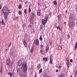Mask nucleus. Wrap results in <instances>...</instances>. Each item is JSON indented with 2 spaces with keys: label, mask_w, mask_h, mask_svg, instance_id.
Segmentation results:
<instances>
[{
  "label": "nucleus",
  "mask_w": 77,
  "mask_h": 77,
  "mask_svg": "<svg viewBox=\"0 0 77 77\" xmlns=\"http://www.w3.org/2000/svg\"><path fill=\"white\" fill-rule=\"evenodd\" d=\"M77 48V42L76 43L75 45V48Z\"/></svg>",
  "instance_id": "2f4dec72"
},
{
  "label": "nucleus",
  "mask_w": 77,
  "mask_h": 77,
  "mask_svg": "<svg viewBox=\"0 0 77 77\" xmlns=\"http://www.w3.org/2000/svg\"><path fill=\"white\" fill-rule=\"evenodd\" d=\"M50 45L51 46V45H51V42H50Z\"/></svg>",
  "instance_id": "8fccbe9b"
},
{
  "label": "nucleus",
  "mask_w": 77,
  "mask_h": 77,
  "mask_svg": "<svg viewBox=\"0 0 77 77\" xmlns=\"http://www.w3.org/2000/svg\"><path fill=\"white\" fill-rule=\"evenodd\" d=\"M57 46H58V47H60V45H58Z\"/></svg>",
  "instance_id": "680f3d73"
},
{
  "label": "nucleus",
  "mask_w": 77,
  "mask_h": 77,
  "mask_svg": "<svg viewBox=\"0 0 77 77\" xmlns=\"http://www.w3.org/2000/svg\"><path fill=\"white\" fill-rule=\"evenodd\" d=\"M24 13L26 14H27V10H26V9H25L24 10Z\"/></svg>",
  "instance_id": "412c9836"
},
{
  "label": "nucleus",
  "mask_w": 77,
  "mask_h": 77,
  "mask_svg": "<svg viewBox=\"0 0 77 77\" xmlns=\"http://www.w3.org/2000/svg\"><path fill=\"white\" fill-rule=\"evenodd\" d=\"M34 77H36V75H35Z\"/></svg>",
  "instance_id": "774afa93"
},
{
  "label": "nucleus",
  "mask_w": 77,
  "mask_h": 77,
  "mask_svg": "<svg viewBox=\"0 0 77 77\" xmlns=\"http://www.w3.org/2000/svg\"><path fill=\"white\" fill-rule=\"evenodd\" d=\"M17 72L19 73L20 72V69H17Z\"/></svg>",
  "instance_id": "c85d7f7f"
},
{
  "label": "nucleus",
  "mask_w": 77,
  "mask_h": 77,
  "mask_svg": "<svg viewBox=\"0 0 77 77\" xmlns=\"http://www.w3.org/2000/svg\"><path fill=\"white\" fill-rule=\"evenodd\" d=\"M42 26H41L40 28V30H42Z\"/></svg>",
  "instance_id": "09e8293b"
},
{
  "label": "nucleus",
  "mask_w": 77,
  "mask_h": 77,
  "mask_svg": "<svg viewBox=\"0 0 77 77\" xmlns=\"http://www.w3.org/2000/svg\"><path fill=\"white\" fill-rule=\"evenodd\" d=\"M37 15L38 16H40L41 15V13L40 12V10H38V11L37 12Z\"/></svg>",
  "instance_id": "1a4fd4ad"
},
{
  "label": "nucleus",
  "mask_w": 77,
  "mask_h": 77,
  "mask_svg": "<svg viewBox=\"0 0 77 77\" xmlns=\"http://www.w3.org/2000/svg\"><path fill=\"white\" fill-rule=\"evenodd\" d=\"M51 14H52V13H49V15H51Z\"/></svg>",
  "instance_id": "3c124183"
},
{
  "label": "nucleus",
  "mask_w": 77,
  "mask_h": 77,
  "mask_svg": "<svg viewBox=\"0 0 77 77\" xmlns=\"http://www.w3.org/2000/svg\"><path fill=\"white\" fill-rule=\"evenodd\" d=\"M10 46L9 45H8V48H9V47H10Z\"/></svg>",
  "instance_id": "052dcab7"
},
{
  "label": "nucleus",
  "mask_w": 77,
  "mask_h": 77,
  "mask_svg": "<svg viewBox=\"0 0 77 77\" xmlns=\"http://www.w3.org/2000/svg\"><path fill=\"white\" fill-rule=\"evenodd\" d=\"M54 4L55 5H57V2L56 1H54L53 2Z\"/></svg>",
  "instance_id": "b1692460"
},
{
  "label": "nucleus",
  "mask_w": 77,
  "mask_h": 77,
  "mask_svg": "<svg viewBox=\"0 0 77 77\" xmlns=\"http://www.w3.org/2000/svg\"><path fill=\"white\" fill-rule=\"evenodd\" d=\"M60 50L62 48V46H60Z\"/></svg>",
  "instance_id": "de8ad7c7"
},
{
  "label": "nucleus",
  "mask_w": 77,
  "mask_h": 77,
  "mask_svg": "<svg viewBox=\"0 0 77 77\" xmlns=\"http://www.w3.org/2000/svg\"><path fill=\"white\" fill-rule=\"evenodd\" d=\"M75 9L76 10V11L77 12V5L75 7Z\"/></svg>",
  "instance_id": "ea45409f"
},
{
  "label": "nucleus",
  "mask_w": 77,
  "mask_h": 77,
  "mask_svg": "<svg viewBox=\"0 0 77 77\" xmlns=\"http://www.w3.org/2000/svg\"><path fill=\"white\" fill-rule=\"evenodd\" d=\"M32 30H32L31 31V34H33V33H35V30L33 29H32Z\"/></svg>",
  "instance_id": "2eb2a0df"
},
{
  "label": "nucleus",
  "mask_w": 77,
  "mask_h": 77,
  "mask_svg": "<svg viewBox=\"0 0 77 77\" xmlns=\"http://www.w3.org/2000/svg\"><path fill=\"white\" fill-rule=\"evenodd\" d=\"M23 28L24 27H26V25L25 24H24L23 25Z\"/></svg>",
  "instance_id": "4c0bfd02"
},
{
  "label": "nucleus",
  "mask_w": 77,
  "mask_h": 77,
  "mask_svg": "<svg viewBox=\"0 0 77 77\" xmlns=\"http://www.w3.org/2000/svg\"><path fill=\"white\" fill-rule=\"evenodd\" d=\"M19 15H21L22 14L21 13V11H19Z\"/></svg>",
  "instance_id": "c9c22d12"
},
{
  "label": "nucleus",
  "mask_w": 77,
  "mask_h": 77,
  "mask_svg": "<svg viewBox=\"0 0 77 77\" xmlns=\"http://www.w3.org/2000/svg\"><path fill=\"white\" fill-rule=\"evenodd\" d=\"M30 23H31V24L33 23V20L32 19H30Z\"/></svg>",
  "instance_id": "cd10ccee"
},
{
  "label": "nucleus",
  "mask_w": 77,
  "mask_h": 77,
  "mask_svg": "<svg viewBox=\"0 0 77 77\" xmlns=\"http://www.w3.org/2000/svg\"><path fill=\"white\" fill-rule=\"evenodd\" d=\"M42 69H40L39 71V73L40 74L42 72Z\"/></svg>",
  "instance_id": "473e14b6"
},
{
  "label": "nucleus",
  "mask_w": 77,
  "mask_h": 77,
  "mask_svg": "<svg viewBox=\"0 0 77 77\" xmlns=\"http://www.w3.org/2000/svg\"><path fill=\"white\" fill-rule=\"evenodd\" d=\"M2 23L3 25H5V23L4 22V21H3V20H2Z\"/></svg>",
  "instance_id": "a878e982"
},
{
  "label": "nucleus",
  "mask_w": 77,
  "mask_h": 77,
  "mask_svg": "<svg viewBox=\"0 0 77 77\" xmlns=\"http://www.w3.org/2000/svg\"><path fill=\"white\" fill-rule=\"evenodd\" d=\"M67 37H68L67 39H69V37H70V35H67Z\"/></svg>",
  "instance_id": "e433bc0d"
},
{
  "label": "nucleus",
  "mask_w": 77,
  "mask_h": 77,
  "mask_svg": "<svg viewBox=\"0 0 77 77\" xmlns=\"http://www.w3.org/2000/svg\"><path fill=\"white\" fill-rule=\"evenodd\" d=\"M47 20H48V19H47V16H45V23H46L47 22Z\"/></svg>",
  "instance_id": "f8f14e48"
},
{
  "label": "nucleus",
  "mask_w": 77,
  "mask_h": 77,
  "mask_svg": "<svg viewBox=\"0 0 77 77\" xmlns=\"http://www.w3.org/2000/svg\"><path fill=\"white\" fill-rule=\"evenodd\" d=\"M2 12H3L4 15L5 19V20L7 21L8 20V14L11 12L7 8V7H4L2 10Z\"/></svg>",
  "instance_id": "f03ea898"
},
{
  "label": "nucleus",
  "mask_w": 77,
  "mask_h": 77,
  "mask_svg": "<svg viewBox=\"0 0 77 77\" xmlns=\"http://www.w3.org/2000/svg\"><path fill=\"white\" fill-rule=\"evenodd\" d=\"M8 75H9L10 77H12V75H14V74H15V73H14L13 74L12 73H11V72H8Z\"/></svg>",
  "instance_id": "6e6552de"
},
{
  "label": "nucleus",
  "mask_w": 77,
  "mask_h": 77,
  "mask_svg": "<svg viewBox=\"0 0 77 77\" xmlns=\"http://www.w3.org/2000/svg\"><path fill=\"white\" fill-rule=\"evenodd\" d=\"M70 62H71V63H72V59H70Z\"/></svg>",
  "instance_id": "37998d69"
},
{
  "label": "nucleus",
  "mask_w": 77,
  "mask_h": 77,
  "mask_svg": "<svg viewBox=\"0 0 77 77\" xmlns=\"http://www.w3.org/2000/svg\"><path fill=\"white\" fill-rule=\"evenodd\" d=\"M66 61H67V62H69V60H68V57H67L66 60Z\"/></svg>",
  "instance_id": "393cba45"
},
{
  "label": "nucleus",
  "mask_w": 77,
  "mask_h": 77,
  "mask_svg": "<svg viewBox=\"0 0 77 77\" xmlns=\"http://www.w3.org/2000/svg\"><path fill=\"white\" fill-rule=\"evenodd\" d=\"M31 16H33V17H34L35 16V14L32 12H31Z\"/></svg>",
  "instance_id": "aec40b11"
},
{
  "label": "nucleus",
  "mask_w": 77,
  "mask_h": 77,
  "mask_svg": "<svg viewBox=\"0 0 77 77\" xmlns=\"http://www.w3.org/2000/svg\"><path fill=\"white\" fill-rule=\"evenodd\" d=\"M64 24H66V23L65 22L64 23Z\"/></svg>",
  "instance_id": "69168bd1"
},
{
  "label": "nucleus",
  "mask_w": 77,
  "mask_h": 77,
  "mask_svg": "<svg viewBox=\"0 0 77 77\" xmlns=\"http://www.w3.org/2000/svg\"><path fill=\"white\" fill-rule=\"evenodd\" d=\"M58 77H65V75L63 73H61L60 75H58Z\"/></svg>",
  "instance_id": "9d476101"
},
{
  "label": "nucleus",
  "mask_w": 77,
  "mask_h": 77,
  "mask_svg": "<svg viewBox=\"0 0 77 77\" xmlns=\"http://www.w3.org/2000/svg\"><path fill=\"white\" fill-rule=\"evenodd\" d=\"M46 48H49V47L48 46V45L47 46V47Z\"/></svg>",
  "instance_id": "49530a36"
},
{
  "label": "nucleus",
  "mask_w": 77,
  "mask_h": 77,
  "mask_svg": "<svg viewBox=\"0 0 77 77\" xmlns=\"http://www.w3.org/2000/svg\"><path fill=\"white\" fill-rule=\"evenodd\" d=\"M31 12V8H30V7L29 6V12L30 13Z\"/></svg>",
  "instance_id": "6ab92c4d"
},
{
  "label": "nucleus",
  "mask_w": 77,
  "mask_h": 77,
  "mask_svg": "<svg viewBox=\"0 0 77 77\" xmlns=\"http://www.w3.org/2000/svg\"><path fill=\"white\" fill-rule=\"evenodd\" d=\"M42 23L43 25H44V24H45V20L44 19H43L42 20Z\"/></svg>",
  "instance_id": "f3484780"
},
{
  "label": "nucleus",
  "mask_w": 77,
  "mask_h": 77,
  "mask_svg": "<svg viewBox=\"0 0 77 77\" xmlns=\"http://www.w3.org/2000/svg\"><path fill=\"white\" fill-rule=\"evenodd\" d=\"M2 9V5H0V10Z\"/></svg>",
  "instance_id": "603ef678"
},
{
  "label": "nucleus",
  "mask_w": 77,
  "mask_h": 77,
  "mask_svg": "<svg viewBox=\"0 0 77 77\" xmlns=\"http://www.w3.org/2000/svg\"><path fill=\"white\" fill-rule=\"evenodd\" d=\"M29 26L30 27H31L32 26V25H30Z\"/></svg>",
  "instance_id": "338daca9"
},
{
  "label": "nucleus",
  "mask_w": 77,
  "mask_h": 77,
  "mask_svg": "<svg viewBox=\"0 0 77 77\" xmlns=\"http://www.w3.org/2000/svg\"><path fill=\"white\" fill-rule=\"evenodd\" d=\"M75 74H77V71H76L75 72Z\"/></svg>",
  "instance_id": "864d4df0"
},
{
  "label": "nucleus",
  "mask_w": 77,
  "mask_h": 77,
  "mask_svg": "<svg viewBox=\"0 0 77 77\" xmlns=\"http://www.w3.org/2000/svg\"><path fill=\"white\" fill-rule=\"evenodd\" d=\"M16 18H17V19H18V17H17Z\"/></svg>",
  "instance_id": "0e129e2a"
},
{
  "label": "nucleus",
  "mask_w": 77,
  "mask_h": 77,
  "mask_svg": "<svg viewBox=\"0 0 77 77\" xmlns=\"http://www.w3.org/2000/svg\"><path fill=\"white\" fill-rule=\"evenodd\" d=\"M5 50H6V51H8V49H5Z\"/></svg>",
  "instance_id": "4d7b16f0"
},
{
  "label": "nucleus",
  "mask_w": 77,
  "mask_h": 77,
  "mask_svg": "<svg viewBox=\"0 0 77 77\" xmlns=\"http://www.w3.org/2000/svg\"><path fill=\"white\" fill-rule=\"evenodd\" d=\"M44 77H45V76H47V75H46V73H45L44 74Z\"/></svg>",
  "instance_id": "a18cd8bd"
},
{
  "label": "nucleus",
  "mask_w": 77,
  "mask_h": 77,
  "mask_svg": "<svg viewBox=\"0 0 77 77\" xmlns=\"http://www.w3.org/2000/svg\"><path fill=\"white\" fill-rule=\"evenodd\" d=\"M69 26V27H73V25L74 26L75 25V22H69L68 23Z\"/></svg>",
  "instance_id": "7ed1b4c3"
},
{
  "label": "nucleus",
  "mask_w": 77,
  "mask_h": 77,
  "mask_svg": "<svg viewBox=\"0 0 77 77\" xmlns=\"http://www.w3.org/2000/svg\"><path fill=\"white\" fill-rule=\"evenodd\" d=\"M65 12H66V14H67V13H68V11H65Z\"/></svg>",
  "instance_id": "c03bdc74"
},
{
  "label": "nucleus",
  "mask_w": 77,
  "mask_h": 77,
  "mask_svg": "<svg viewBox=\"0 0 77 77\" xmlns=\"http://www.w3.org/2000/svg\"><path fill=\"white\" fill-rule=\"evenodd\" d=\"M50 63L51 64H53V60H52V58L51 57L50 58Z\"/></svg>",
  "instance_id": "4468645a"
},
{
  "label": "nucleus",
  "mask_w": 77,
  "mask_h": 77,
  "mask_svg": "<svg viewBox=\"0 0 77 77\" xmlns=\"http://www.w3.org/2000/svg\"><path fill=\"white\" fill-rule=\"evenodd\" d=\"M74 14L71 13L69 16V19L70 20H73L74 19Z\"/></svg>",
  "instance_id": "423d86ee"
},
{
  "label": "nucleus",
  "mask_w": 77,
  "mask_h": 77,
  "mask_svg": "<svg viewBox=\"0 0 77 77\" xmlns=\"http://www.w3.org/2000/svg\"><path fill=\"white\" fill-rule=\"evenodd\" d=\"M9 45L10 46L11 45V43H10V45Z\"/></svg>",
  "instance_id": "e2e57ef3"
},
{
  "label": "nucleus",
  "mask_w": 77,
  "mask_h": 77,
  "mask_svg": "<svg viewBox=\"0 0 77 77\" xmlns=\"http://www.w3.org/2000/svg\"><path fill=\"white\" fill-rule=\"evenodd\" d=\"M10 54H11V55H12V51H11V50Z\"/></svg>",
  "instance_id": "79ce46f5"
},
{
  "label": "nucleus",
  "mask_w": 77,
  "mask_h": 77,
  "mask_svg": "<svg viewBox=\"0 0 77 77\" xmlns=\"http://www.w3.org/2000/svg\"><path fill=\"white\" fill-rule=\"evenodd\" d=\"M21 66H20L19 65H17V69H21Z\"/></svg>",
  "instance_id": "ddd939ff"
},
{
  "label": "nucleus",
  "mask_w": 77,
  "mask_h": 77,
  "mask_svg": "<svg viewBox=\"0 0 77 77\" xmlns=\"http://www.w3.org/2000/svg\"><path fill=\"white\" fill-rule=\"evenodd\" d=\"M27 36H28V34L27 33H26L24 35V38H27Z\"/></svg>",
  "instance_id": "a211bd4d"
},
{
  "label": "nucleus",
  "mask_w": 77,
  "mask_h": 77,
  "mask_svg": "<svg viewBox=\"0 0 77 77\" xmlns=\"http://www.w3.org/2000/svg\"><path fill=\"white\" fill-rule=\"evenodd\" d=\"M57 28L58 30V29L59 30H60V27L57 26Z\"/></svg>",
  "instance_id": "7c9ffc66"
},
{
  "label": "nucleus",
  "mask_w": 77,
  "mask_h": 77,
  "mask_svg": "<svg viewBox=\"0 0 77 77\" xmlns=\"http://www.w3.org/2000/svg\"><path fill=\"white\" fill-rule=\"evenodd\" d=\"M23 44H24V45L26 47H27V42H26V40H25L24 41H23Z\"/></svg>",
  "instance_id": "9b49d317"
},
{
  "label": "nucleus",
  "mask_w": 77,
  "mask_h": 77,
  "mask_svg": "<svg viewBox=\"0 0 77 77\" xmlns=\"http://www.w3.org/2000/svg\"><path fill=\"white\" fill-rule=\"evenodd\" d=\"M66 63L67 68H69V62H67Z\"/></svg>",
  "instance_id": "dca6fc26"
},
{
  "label": "nucleus",
  "mask_w": 77,
  "mask_h": 77,
  "mask_svg": "<svg viewBox=\"0 0 77 77\" xmlns=\"http://www.w3.org/2000/svg\"><path fill=\"white\" fill-rule=\"evenodd\" d=\"M33 44H36L37 46H38L39 45V40H38V39L34 40Z\"/></svg>",
  "instance_id": "20e7f679"
},
{
  "label": "nucleus",
  "mask_w": 77,
  "mask_h": 77,
  "mask_svg": "<svg viewBox=\"0 0 77 77\" xmlns=\"http://www.w3.org/2000/svg\"><path fill=\"white\" fill-rule=\"evenodd\" d=\"M60 17H61V14H59V15L58 16V18L59 20H60Z\"/></svg>",
  "instance_id": "bb28decb"
},
{
  "label": "nucleus",
  "mask_w": 77,
  "mask_h": 77,
  "mask_svg": "<svg viewBox=\"0 0 77 77\" xmlns=\"http://www.w3.org/2000/svg\"><path fill=\"white\" fill-rule=\"evenodd\" d=\"M22 8L21 5V4H20L19 5V7H18V9H21Z\"/></svg>",
  "instance_id": "4be33fe9"
},
{
  "label": "nucleus",
  "mask_w": 77,
  "mask_h": 77,
  "mask_svg": "<svg viewBox=\"0 0 77 77\" xmlns=\"http://www.w3.org/2000/svg\"><path fill=\"white\" fill-rule=\"evenodd\" d=\"M58 71H59V70L57 69V70H56V72H58Z\"/></svg>",
  "instance_id": "6e6d98bb"
},
{
  "label": "nucleus",
  "mask_w": 77,
  "mask_h": 77,
  "mask_svg": "<svg viewBox=\"0 0 77 77\" xmlns=\"http://www.w3.org/2000/svg\"><path fill=\"white\" fill-rule=\"evenodd\" d=\"M1 70H0V72H1V73H2V67H1Z\"/></svg>",
  "instance_id": "58836bf2"
},
{
  "label": "nucleus",
  "mask_w": 77,
  "mask_h": 77,
  "mask_svg": "<svg viewBox=\"0 0 77 77\" xmlns=\"http://www.w3.org/2000/svg\"><path fill=\"white\" fill-rule=\"evenodd\" d=\"M30 52L31 53H33V49H31L30 50Z\"/></svg>",
  "instance_id": "f704fd0d"
},
{
  "label": "nucleus",
  "mask_w": 77,
  "mask_h": 77,
  "mask_svg": "<svg viewBox=\"0 0 77 77\" xmlns=\"http://www.w3.org/2000/svg\"><path fill=\"white\" fill-rule=\"evenodd\" d=\"M42 47H43V45H42V46H41V48H42Z\"/></svg>",
  "instance_id": "13d9d810"
},
{
  "label": "nucleus",
  "mask_w": 77,
  "mask_h": 77,
  "mask_svg": "<svg viewBox=\"0 0 77 77\" xmlns=\"http://www.w3.org/2000/svg\"><path fill=\"white\" fill-rule=\"evenodd\" d=\"M7 65H8V66H10L12 64L11 60H7Z\"/></svg>",
  "instance_id": "39448f33"
},
{
  "label": "nucleus",
  "mask_w": 77,
  "mask_h": 77,
  "mask_svg": "<svg viewBox=\"0 0 77 77\" xmlns=\"http://www.w3.org/2000/svg\"><path fill=\"white\" fill-rule=\"evenodd\" d=\"M48 50H49V48H46V52H47L48 51Z\"/></svg>",
  "instance_id": "a19ab883"
},
{
  "label": "nucleus",
  "mask_w": 77,
  "mask_h": 77,
  "mask_svg": "<svg viewBox=\"0 0 77 77\" xmlns=\"http://www.w3.org/2000/svg\"><path fill=\"white\" fill-rule=\"evenodd\" d=\"M40 51L41 52H42V50H40Z\"/></svg>",
  "instance_id": "bf43d9fd"
},
{
  "label": "nucleus",
  "mask_w": 77,
  "mask_h": 77,
  "mask_svg": "<svg viewBox=\"0 0 77 77\" xmlns=\"http://www.w3.org/2000/svg\"><path fill=\"white\" fill-rule=\"evenodd\" d=\"M18 65L21 66V68L23 72L26 73L27 71V63L26 62H23L22 63V61L21 60H19L18 63Z\"/></svg>",
  "instance_id": "f257e3e1"
},
{
  "label": "nucleus",
  "mask_w": 77,
  "mask_h": 77,
  "mask_svg": "<svg viewBox=\"0 0 77 77\" xmlns=\"http://www.w3.org/2000/svg\"><path fill=\"white\" fill-rule=\"evenodd\" d=\"M40 41H42V36H40L39 38Z\"/></svg>",
  "instance_id": "c756f323"
},
{
  "label": "nucleus",
  "mask_w": 77,
  "mask_h": 77,
  "mask_svg": "<svg viewBox=\"0 0 77 77\" xmlns=\"http://www.w3.org/2000/svg\"><path fill=\"white\" fill-rule=\"evenodd\" d=\"M59 68H61V66H59Z\"/></svg>",
  "instance_id": "5fc2aeb1"
},
{
  "label": "nucleus",
  "mask_w": 77,
  "mask_h": 77,
  "mask_svg": "<svg viewBox=\"0 0 77 77\" xmlns=\"http://www.w3.org/2000/svg\"><path fill=\"white\" fill-rule=\"evenodd\" d=\"M41 64H38L37 66V69H39L41 68Z\"/></svg>",
  "instance_id": "0eeeda50"
},
{
  "label": "nucleus",
  "mask_w": 77,
  "mask_h": 77,
  "mask_svg": "<svg viewBox=\"0 0 77 77\" xmlns=\"http://www.w3.org/2000/svg\"><path fill=\"white\" fill-rule=\"evenodd\" d=\"M31 50H33L34 49V46H32V47H31Z\"/></svg>",
  "instance_id": "72a5a7b5"
},
{
  "label": "nucleus",
  "mask_w": 77,
  "mask_h": 77,
  "mask_svg": "<svg viewBox=\"0 0 77 77\" xmlns=\"http://www.w3.org/2000/svg\"><path fill=\"white\" fill-rule=\"evenodd\" d=\"M43 60H45V61H47V58H43Z\"/></svg>",
  "instance_id": "5701e85b"
}]
</instances>
